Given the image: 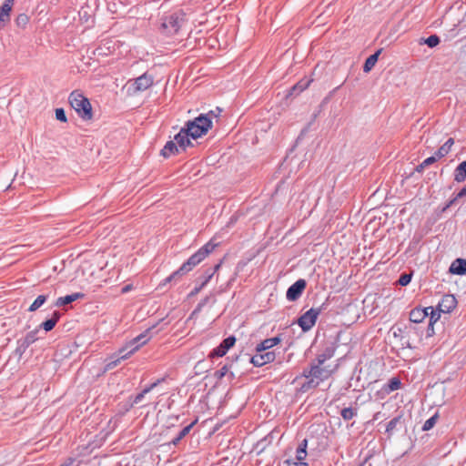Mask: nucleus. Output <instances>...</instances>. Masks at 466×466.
Returning a JSON list of instances; mask_svg holds the SVG:
<instances>
[{"mask_svg": "<svg viewBox=\"0 0 466 466\" xmlns=\"http://www.w3.org/2000/svg\"><path fill=\"white\" fill-rule=\"evenodd\" d=\"M457 306V299L453 295H444L437 306V310L442 313H450Z\"/></svg>", "mask_w": 466, "mask_h": 466, "instance_id": "obj_12", "label": "nucleus"}, {"mask_svg": "<svg viewBox=\"0 0 466 466\" xmlns=\"http://www.w3.org/2000/svg\"><path fill=\"white\" fill-rule=\"evenodd\" d=\"M427 309H429V315H431L430 326H433V323L436 322L440 319L441 312L438 311V313H437L432 307H428Z\"/></svg>", "mask_w": 466, "mask_h": 466, "instance_id": "obj_41", "label": "nucleus"}, {"mask_svg": "<svg viewBox=\"0 0 466 466\" xmlns=\"http://www.w3.org/2000/svg\"><path fill=\"white\" fill-rule=\"evenodd\" d=\"M425 167H426V166H424V163H423V162H421L420 165H418V166L416 167L415 170H416L417 172L420 173V172H422V171H423V169H424Z\"/></svg>", "mask_w": 466, "mask_h": 466, "instance_id": "obj_52", "label": "nucleus"}, {"mask_svg": "<svg viewBox=\"0 0 466 466\" xmlns=\"http://www.w3.org/2000/svg\"><path fill=\"white\" fill-rule=\"evenodd\" d=\"M275 357L274 351H267L265 353L257 352L253 357H251L250 362L256 367H261L274 361Z\"/></svg>", "mask_w": 466, "mask_h": 466, "instance_id": "obj_13", "label": "nucleus"}, {"mask_svg": "<svg viewBox=\"0 0 466 466\" xmlns=\"http://www.w3.org/2000/svg\"><path fill=\"white\" fill-rule=\"evenodd\" d=\"M400 386H401L400 380L398 377H392L391 379H390V380L384 386L383 389L387 393H390L391 391L399 390L400 388Z\"/></svg>", "mask_w": 466, "mask_h": 466, "instance_id": "obj_28", "label": "nucleus"}, {"mask_svg": "<svg viewBox=\"0 0 466 466\" xmlns=\"http://www.w3.org/2000/svg\"><path fill=\"white\" fill-rule=\"evenodd\" d=\"M56 118L58 121H61V122H66L67 121L66 112H65V110L63 108H56Z\"/></svg>", "mask_w": 466, "mask_h": 466, "instance_id": "obj_44", "label": "nucleus"}, {"mask_svg": "<svg viewBox=\"0 0 466 466\" xmlns=\"http://www.w3.org/2000/svg\"><path fill=\"white\" fill-rule=\"evenodd\" d=\"M411 278H412V273H402L400 276L398 283L400 286H407L410 282Z\"/></svg>", "mask_w": 466, "mask_h": 466, "instance_id": "obj_38", "label": "nucleus"}, {"mask_svg": "<svg viewBox=\"0 0 466 466\" xmlns=\"http://www.w3.org/2000/svg\"><path fill=\"white\" fill-rule=\"evenodd\" d=\"M320 313L321 308H311L299 318L298 324L303 331H309L316 324Z\"/></svg>", "mask_w": 466, "mask_h": 466, "instance_id": "obj_5", "label": "nucleus"}, {"mask_svg": "<svg viewBox=\"0 0 466 466\" xmlns=\"http://www.w3.org/2000/svg\"><path fill=\"white\" fill-rule=\"evenodd\" d=\"M403 424L404 423L402 416H396L388 422L385 432L388 434L389 437H390L396 431L400 430Z\"/></svg>", "mask_w": 466, "mask_h": 466, "instance_id": "obj_17", "label": "nucleus"}, {"mask_svg": "<svg viewBox=\"0 0 466 466\" xmlns=\"http://www.w3.org/2000/svg\"><path fill=\"white\" fill-rule=\"evenodd\" d=\"M37 332H38V329H35L28 332L24 338L19 339L18 340H20L24 345H25L28 348L31 344H33L37 339V337H36Z\"/></svg>", "mask_w": 466, "mask_h": 466, "instance_id": "obj_30", "label": "nucleus"}, {"mask_svg": "<svg viewBox=\"0 0 466 466\" xmlns=\"http://www.w3.org/2000/svg\"><path fill=\"white\" fill-rule=\"evenodd\" d=\"M268 339L269 340V343H270L271 347H274V346L278 345L280 342V340H281L279 336L273 337V338H269Z\"/></svg>", "mask_w": 466, "mask_h": 466, "instance_id": "obj_50", "label": "nucleus"}, {"mask_svg": "<svg viewBox=\"0 0 466 466\" xmlns=\"http://www.w3.org/2000/svg\"><path fill=\"white\" fill-rule=\"evenodd\" d=\"M437 420H438L437 414L431 416L430 419H428L424 422V424L422 426V431H430L431 429H432L434 427V425L436 424Z\"/></svg>", "mask_w": 466, "mask_h": 466, "instance_id": "obj_37", "label": "nucleus"}, {"mask_svg": "<svg viewBox=\"0 0 466 466\" xmlns=\"http://www.w3.org/2000/svg\"><path fill=\"white\" fill-rule=\"evenodd\" d=\"M212 127V119L208 116L203 114L197 116L192 121H187L184 127V128L187 131L190 137L193 139H197L203 135L207 134V132Z\"/></svg>", "mask_w": 466, "mask_h": 466, "instance_id": "obj_3", "label": "nucleus"}, {"mask_svg": "<svg viewBox=\"0 0 466 466\" xmlns=\"http://www.w3.org/2000/svg\"><path fill=\"white\" fill-rule=\"evenodd\" d=\"M420 45H427L429 47L433 48L441 43V39L437 35H431L427 38H420Z\"/></svg>", "mask_w": 466, "mask_h": 466, "instance_id": "obj_29", "label": "nucleus"}, {"mask_svg": "<svg viewBox=\"0 0 466 466\" xmlns=\"http://www.w3.org/2000/svg\"><path fill=\"white\" fill-rule=\"evenodd\" d=\"M220 267V264H218L214 267V269L212 272L208 273V275H207V277L205 278V279L202 281V286H206L208 284V282L211 279V278L213 277L214 273Z\"/></svg>", "mask_w": 466, "mask_h": 466, "instance_id": "obj_45", "label": "nucleus"}, {"mask_svg": "<svg viewBox=\"0 0 466 466\" xmlns=\"http://www.w3.org/2000/svg\"><path fill=\"white\" fill-rule=\"evenodd\" d=\"M236 338L234 336H229L224 339L218 347H216L210 351L208 357L211 359L216 357H223L224 355H226L228 350L234 346Z\"/></svg>", "mask_w": 466, "mask_h": 466, "instance_id": "obj_9", "label": "nucleus"}, {"mask_svg": "<svg viewBox=\"0 0 466 466\" xmlns=\"http://www.w3.org/2000/svg\"><path fill=\"white\" fill-rule=\"evenodd\" d=\"M60 317H61V313L59 311H56V310L54 311L51 319H46V321L42 322L39 325V329H43L46 332L51 331L55 328L56 323L58 322Z\"/></svg>", "mask_w": 466, "mask_h": 466, "instance_id": "obj_22", "label": "nucleus"}, {"mask_svg": "<svg viewBox=\"0 0 466 466\" xmlns=\"http://www.w3.org/2000/svg\"><path fill=\"white\" fill-rule=\"evenodd\" d=\"M204 288V286H202V284H200L199 286L194 288V289L189 293V297H193L195 295H197L198 292H200V290Z\"/></svg>", "mask_w": 466, "mask_h": 466, "instance_id": "obj_51", "label": "nucleus"}, {"mask_svg": "<svg viewBox=\"0 0 466 466\" xmlns=\"http://www.w3.org/2000/svg\"><path fill=\"white\" fill-rule=\"evenodd\" d=\"M428 316L429 309L415 308L410 312V320L414 323H420Z\"/></svg>", "mask_w": 466, "mask_h": 466, "instance_id": "obj_19", "label": "nucleus"}, {"mask_svg": "<svg viewBox=\"0 0 466 466\" xmlns=\"http://www.w3.org/2000/svg\"><path fill=\"white\" fill-rule=\"evenodd\" d=\"M209 300V297H206L205 299H203L197 306L196 309L194 312H197V311H200L201 309L208 302Z\"/></svg>", "mask_w": 466, "mask_h": 466, "instance_id": "obj_48", "label": "nucleus"}, {"mask_svg": "<svg viewBox=\"0 0 466 466\" xmlns=\"http://www.w3.org/2000/svg\"><path fill=\"white\" fill-rule=\"evenodd\" d=\"M380 412L375 413L374 416H373V420H379L380 419Z\"/></svg>", "mask_w": 466, "mask_h": 466, "instance_id": "obj_56", "label": "nucleus"}, {"mask_svg": "<svg viewBox=\"0 0 466 466\" xmlns=\"http://www.w3.org/2000/svg\"><path fill=\"white\" fill-rule=\"evenodd\" d=\"M309 80H301L299 81V83H297L295 86H292V88L290 89V95H298L299 94L300 92H302L304 89H306L309 85Z\"/></svg>", "mask_w": 466, "mask_h": 466, "instance_id": "obj_34", "label": "nucleus"}, {"mask_svg": "<svg viewBox=\"0 0 466 466\" xmlns=\"http://www.w3.org/2000/svg\"><path fill=\"white\" fill-rule=\"evenodd\" d=\"M307 287V282L303 279H298L296 282H294L287 290L286 292V298L289 301H296L298 300L304 289Z\"/></svg>", "mask_w": 466, "mask_h": 466, "instance_id": "obj_8", "label": "nucleus"}, {"mask_svg": "<svg viewBox=\"0 0 466 466\" xmlns=\"http://www.w3.org/2000/svg\"><path fill=\"white\" fill-rule=\"evenodd\" d=\"M189 137H191L190 135L184 127H182L180 131L175 136L174 140L177 144L178 147L185 151L187 147L192 146Z\"/></svg>", "mask_w": 466, "mask_h": 466, "instance_id": "obj_16", "label": "nucleus"}, {"mask_svg": "<svg viewBox=\"0 0 466 466\" xmlns=\"http://www.w3.org/2000/svg\"><path fill=\"white\" fill-rule=\"evenodd\" d=\"M68 102L78 116L84 120H90L93 117L91 104L81 92L73 91L68 97Z\"/></svg>", "mask_w": 466, "mask_h": 466, "instance_id": "obj_2", "label": "nucleus"}, {"mask_svg": "<svg viewBox=\"0 0 466 466\" xmlns=\"http://www.w3.org/2000/svg\"><path fill=\"white\" fill-rule=\"evenodd\" d=\"M218 246L213 240L208 241L203 247H201L196 253H194L186 262H184L178 269L174 271L171 275L166 278L163 284L170 283L171 281H177L183 275H186L191 271L196 266L203 261L208 254H210L215 248Z\"/></svg>", "mask_w": 466, "mask_h": 466, "instance_id": "obj_1", "label": "nucleus"}, {"mask_svg": "<svg viewBox=\"0 0 466 466\" xmlns=\"http://www.w3.org/2000/svg\"><path fill=\"white\" fill-rule=\"evenodd\" d=\"M466 196V185L457 193V195L451 198L447 204L446 206L444 207L443 210H446L447 208H451V206H453L458 199L463 198Z\"/></svg>", "mask_w": 466, "mask_h": 466, "instance_id": "obj_36", "label": "nucleus"}, {"mask_svg": "<svg viewBox=\"0 0 466 466\" xmlns=\"http://www.w3.org/2000/svg\"><path fill=\"white\" fill-rule=\"evenodd\" d=\"M153 85V76L147 73L135 79L134 86L136 91H145Z\"/></svg>", "mask_w": 466, "mask_h": 466, "instance_id": "obj_15", "label": "nucleus"}, {"mask_svg": "<svg viewBox=\"0 0 466 466\" xmlns=\"http://www.w3.org/2000/svg\"><path fill=\"white\" fill-rule=\"evenodd\" d=\"M160 382V380H157L154 383H152L151 385H149L148 387L145 388L140 393H138L134 400H133V404H138L139 402H141V400L144 399L145 395L148 392H150L158 383Z\"/></svg>", "mask_w": 466, "mask_h": 466, "instance_id": "obj_32", "label": "nucleus"}, {"mask_svg": "<svg viewBox=\"0 0 466 466\" xmlns=\"http://www.w3.org/2000/svg\"><path fill=\"white\" fill-rule=\"evenodd\" d=\"M228 370H229V366L228 365H224L221 369H219L218 370H216L215 373H214V377L220 380L223 377L226 376V374L228 372Z\"/></svg>", "mask_w": 466, "mask_h": 466, "instance_id": "obj_43", "label": "nucleus"}, {"mask_svg": "<svg viewBox=\"0 0 466 466\" xmlns=\"http://www.w3.org/2000/svg\"><path fill=\"white\" fill-rule=\"evenodd\" d=\"M449 271L454 275L466 274V259L456 258L451 265Z\"/></svg>", "mask_w": 466, "mask_h": 466, "instance_id": "obj_21", "label": "nucleus"}, {"mask_svg": "<svg viewBox=\"0 0 466 466\" xmlns=\"http://www.w3.org/2000/svg\"><path fill=\"white\" fill-rule=\"evenodd\" d=\"M306 380L302 383H300L299 387L298 388V392L299 393H306L308 391H309L310 390H314L316 389L320 382H319V380H317V379L313 378V377H303Z\"/></svg>", "mask_w": 466, "mask_h": 466, "instance_id": "obj_20", "label": "nucleus"}, {"mask_svg": "<svg viewBox=\"0 0 466 466\" xmlns=\"http://www.w3.org/2000/svg\"><path fill=\"white\" fill-rule=\"evenodd\" d=\"M179 153V147L176 141H167L164 147L161 150V156L165 158L169 157L170 156L177 155Z\"/></svg>", "mask_w": 466, "mask_h": 466, "instance_id": "obj_23", "label": "nucleus"}, {"mask_svg": "<svg viewBox=\"0 0 466 466\" xmlns=\"http://www.w3.org/2000/svg\"><path fill=\"white\" fill-rule=\"evenodd\" d=\"M381 51H382V49H379L373 55L370 56L366 59L364 66H363V71L365 73H369L370 71H371V69L374 67V66L378 62V59H379V56H380Z\"/></svg>", "mask_w": 466, "mask_h": 466, "instance_id": "obj_26", "label": "nucleus"}, {"mask_svg": "<svg viewBox=\"0 0 466 466\" xmlns=\"http://www.w3.org/2000/svg\"><path fill=\"white\" fill-rule=\"evenodd\" d=\"M220 267V264H218L214 267V269L212 272L208 273V275H207V277L205 278V279L202 281V286H206L208 284V282L211 279V278L213 277L214 273Z\"/></svg>", "mask_w": 466, "mask_h": 466, "instance_id": "obj_46", "label": "nucleus"}, {"mask_svg": "<svg viewBox=\"0 0 466 466\" xmlns=\"http://www.w3.org/2000/svg\"><path fill=\"white\" fill-rule=\"evenodd\" d=\"M74 462V459L69 458L66 462L61 464L60 466H71Z\"/></svg>", "mask_w": 466, "mask_h": 466, "instance_id": "obj_53", "label": "nucleus"}, {"mask_svg": "<svg viewBox=\"0 0 466 466\" xmlns=\"http://www.w3.org/2000/svg\"><path fill=\"white\" fill-rule=\"evenodd\" d=\"M136 351H137V347L132 348L130 350H128V348L126 347L121 348L116 354L112 355L108 359V361L105 366V370L107 371L113 370L121 362V360L128 359Z\"/></svg>", "mask_w": 466, "mask_h": 466, "instance_id": "obj_6", "label": "nucleus"}, {"mask_svg": "<svg viewBox=\"0 0 466 466\" xmlns=\"http://www.w3.org/2000/svg\"><path fill=\"white\" fill-rule=\"evenodd\" d=\"M272 347L270 346L269 340L266 339L256 346V351L264 352L265 350H269Z\"/></svg>", "mask_w": 466, "mask_h": 466, "instance_id": "obj_39", "label": "nucleus"}, {"mask_svg": "<svg viewBox=\"0 0 466 466\" xmlns=\"http://www.w3.org/2000/svg\"><path fill=\"white\" fill-rule=\"evenodd\" d=\"M152 329L153 327L146 329L144 332L130 340L125 347L128 348V350L137 347L138 350L142 345L146 344L150 339V331Z\"/></svg>", "mask_w": 466, "mask_h": 466, "instance_id": "obj_14", "label": "nucleus"}, {"mask_svg": "<svg viewBox=\"0 0 466 466\" xmlns=\"http://www.w3.org/2000/svg\"><path fill=\"white\" fill-rule=\"evenodd\" d=\"M129 289H130V287L129 286H126L125 288H123V292H127Z\"/></svg>", "mask_w": 466, "mask_h": 466, "instance_id": "obj_57", "label": "nucleus"}, {"mask_svg": "<svg viewBox=\"0 0 466 466\" xmlns=\"http://www.w3.org/2000/svg\"><path fill=\"white\" fill-rule=\"evenodd\" d=\"M430 330L433 331V326H430V325H429V327H428V332H429Z\"/></svg>", "mask_w": 466, "mask_h": 466, "instance_id": "obj_58", "label": "nucleus"}, {"mask_svg": "<svg viewBox=\"0 0 466 466\" xmlns=\"http://www.w3.org/2000/svg\"><path fill=\"white\" fill-rule=\"evenodd\" d=\"M198 422V420H195L187 426L184 427L177 435L169 442V444H172L174 446H177L186 436H187L194 427V425Z\"/></svg>", "mask_w": 466, "mask_h": 466, "instance_id": "obj_24", "label": "nucleus"}, {"mask_svg": "<svg viewBox=\"0 0 466 466\" xmlns=\"http://www.w3.org/2000/svg\"><path fill=\"white\" fill-rule=\"evenodd\" d=\"M308 441L307 439L302 440L295 451V460L297 463H290L289 461H282L279 462V466H309V464L305 461L308 452Z\"/></svg>", "mask_w": 466, "mask_h": 466, "instance_id": "obj_7", "label": "nucleus"}, {"mask_svg": "<svg viewBox=\"0 0 466 466\" xmlns=\"http://www.w3.org/2000/svg\"><path fill=\"white\" fill-rule=\"evenodd\" d=\"M329 375L330 372L323 368L322 365L312 361L309 365V368L304 369L303 372L299 376H297L292 383H299V381L301 380V377H313L317 379L319 382H321L327 380Z\"/></svg>", "mask_w": 466, "mask_h": 466, "instance_id": "obj_4", "label": "nucleus"}, {"mask_svg": "<svg viewBox=\"0 0 466 466\" xmlns=\"http://www.w3.org/2000/svg\"><path fill=\"white\" fill-rule=\"evenodd\" d=\"M84 297H85V294L81 293V292H76V293H72L70 295H66L65 297H59L56 299L55 306L56 307H63V306L68 305L77 299H83Z\"/></svg>", "mask_w": 466, "mask_h": 466, "instance_id": "obj_18", "label": "nucleus"}, {"mask_svg": "<svg viewBox=\"0 0 466 466\" xmlns=\"http://www.w3.org/2000/svg\"><path fill=\"white\" fill-rule=\"evenodd\" d=\"M221 111V108L217 107L216 111L210 110L206 116H208L210 118L218 117L220 115Z\"/></svg>", "mask_w": 466, "mask_h": 466, "instance_id": "obj_47", "label": "nucleus"}, {"mask_svg": "<svg viewBox=\"0 0 466 466\" xmlns=\"http://www.w3.org/2000/svg\"><path fill=\"white\" fill-rule=\"evenodd\" d=\"M14 4L15 0H5L0 6V28L5 27L10 22Z\"/></svg>", "mask_w": 466, "mask_h": 466, "instance_id": "obj_11", "label": "nucleus"}, {"mask_svg": "<svg viewBox=\"0 0 466 466\" xmlns=\"http://www.w3.org/2000/svg\"><path fill=\"white\" fill-rule=\"evenodd\" d=\"M17 346L15 350V355H16L19 359L24 355V353L28 349L25 345H24L20 340H17Z\"/></svg>", "mask_w": 466, "mask_h": 466, "instance_id": "obj_42", "label": "nucleus"}, {"mask_svg": "<svg viewBox=\"0 0 466 466\" xmlns=\"http://www.w3.org/2000/svg\"><path fill=\"white\" fill-rule=\"evenodd\" d=\"M29 21V17L25 14H20L15 19V23L20 27H25Z\"/></svg>", "mask_w": 466, "mask_h": 466, "instance_id": "obj_40", "label": "nucleus"}, {"mask_svg": "<svg viewBox=\"0 0 466 466\" xmlns=\"http://www.w3.org/2000/svg\"><path fill=\"white\" fill-rule=\"evenodd\" d=\"M454 144V139L450 137L440 148L439 153L441 156H446L451 149V147Z\"/></svg>", "mask_w": 466, "mask_h": 466, "instance_id": "obj_35", "label": "nucleus"}, {"mask_svg": "<svg viewBox=\"0 0 466 466\" xmlns=\"http://www.w3.org/2000/svg\"><path fill=\"white\" fill-rule=\"evenodd\" d=\"M433 157H437V160L438 159H441L444 156H441L440 153H439V149L435 152L434 156Z\"/></svg>", "mask_w": 466, "mask_h": 466, "instance_id": "obj_55", "label": "nucleus"}, {"mask_svg": "<svg viewBox=\"0 0 466 466\" xmlns=\"http://www.w3.org/2000/svg\"><path fill=\"white\" fill-rule=\"evenodd\" d=\"M357 408L348 407L341 410L340 416L344 420H350L357 415Z\"/></svg>", "mask_w": 466, "mask_h": 466, "instance_id": "obj_33", "label": "nucleus"}, {"mask_svg": "<svg viewBox=\"0 0 466 466\" xmlns=\"http://www.w3.org/2000/svg\"><path fill=\"white\" fill-rule=\"evenodd\" d=\"M182 19L177 13L167 15L163 18L162 27L168 31V33L175 34L180 28Z\"/></svg>", "mask_w": 466, "mask_h": 466, "instance_id": "obj_10", "label": "nucleus"}, {"mask_svg": "<svg viewBox=\"0 0 466 466\" xmlns=\"http://www.w3.org/2000/svg\"><path fill=\"white\" fill-rule=\"evenodd\" d=\"M283 461H289L290 463H297V461L295 460V457H289L287 459H284Z\"/></svg>", "mask_w": 466, "mask_h": 466, "instance_id": "obj_54", "label": "nucleus"}, {"mask_svg": "<svg viewBox=\"0 0 466 466\" xmlns=\"http://www.w3.org/2000/svg\"><path fill=\"white\" fill-rule=\"evenodd\" d=\"M437 161L436 157H429L426 159H424L422 162L424 163V166L429 167L432 164H434Z\"/></svg>", "mask_w": 466, "mask_h": 466, "instance_id": "obj_49", "label": "nucleus"}, {"mask_svg": "<svg viewBox=\"0 0 466 466\" xmlns=\"http://www.w3.org/2000/svg\"><path fill=\"white\" fill-rule=\"evenodd\" d=\"M466 179V160L458 165L454 170V180L458 183L463 182Z\"/></svg>", "mask_w": 466, "mask_h": 466, "instance_id": "obj_27", "label": "nucleus"}, {"mask_svg": "<svg viewBox=\"0 0 466 466\" xmlns=\"http://www.w3.org/2000/svg\"><path fill=\"white\" fill-rule=\"evenodd\" d=\"M335 353L334 347H327L321 353L318 354L316 359L313 360L316 363L323 365L326 360L331 359Z\"/></svg>", "mask_w": 466, "mask_h": 466, "instance_id": "obj_25", "label": "nucleus"}, {"mask_svg": "<svg viewBox=\"0 0 466 466\" xmlns=\"http://www.w3.org/2000/svg\"><path fill=\"white\" fill-rule=\"evenodd\" d=\"M48 295H39L28 309V311L33 312L37 310L47 300Z\"/></svg>", "mask_w": 466, "mask_h": 466, "instance_id": "obj_31", "label": "nucleus"}]
</instances>
